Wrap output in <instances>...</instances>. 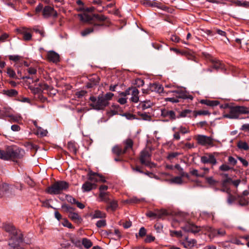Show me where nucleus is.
I'll list each match as a JSON object with an SVG mask.
<instances>
[{"instance_id":"17","label":"nucleus","mask_w":249,"mask_h":249,"mask_svg":"<svg viewBox=\"0 0 249 249\" xmlns=\"http://www.w3.org/2000/svg\"><path fill=\"white\" fill-rule=\"evenodd\" d=\"M188 98L192 100L193 99V97L191 94H181V95L179 96H176L175 97L172 98H167L166 99V101H170L172 103H178L180 101L179 100L181 99Z\"/></svg>"},{"instance_id":"24","label":"nucleus","mask_w":249,"mask_h":249,"mask_svg":"<svg viewBox=\"0 0 249 249\" xmlns=\"http://www.w3.org/2000/svg\"><path fill=\"white\" fill-rule=\"evenodd\" d=\"M68 216L71 220L77 224L80 223L82 221L81 216L77 213L73 212H71Z\"/></svg>"},{"instance_id":"27","label":"nucleus","mask_w":249,"mask_h":249,"mask_svg":"<svg viewBox=\"0 0 249 249\" xmlns=\"http://www.w3.org/2000/svg\"><path fill=\"white\" fill-rule=\"evenodd\" d=\"M12 110L10 107H4L2 109L0 110V117L2 118L4 117H8V115H11Z\"/></svg>"},{"instance_id":"28","label":"nucleus","mask_w":249,"mask_h":249,"mask_svg":"<svg viewBox=\"0 0 249 249\" xmlns=\"http://www.w3.org/2000/svg\"><path fill=\"white\" fill-rule=\"evenodd\" d=\"M125 146L124 148V152L126 153L127 150L129 149H132L133 145V142L130 139H127L124 142Z\"/></svg>"},{"instance_id":"5","label":"nucleus","mask_w":249,"mask_h":249,"mask_svg":"<svg viewBox=\"0 0 249 249\" xmlns=\"http://www.w3.org/2000/svg\"><path fill=\"white\" fill-rule=\"evenodd\" d=\"M249 110L248 108L243 106H236L230 108V112L225 117L230 119H237L240 114H248Z\"/></svg>"},{"instance_id":"4","label":"nucleus","mask_w":249,"mask_h":249,"mask_svg":"<svg viewBox=\"0 0 249 249\" xmlns=\"http://www.w3.org/2000/svg\"><path fill=\"white\" fill-rule=\"evenodd\" d=\"M23 234L19 230L16 233H13L11 234V238L9 242L10 249H24L18 246L20 243L23 242Z\"/></svg>"},{"instance_id":"57","label":"nucleus","mask_w":249,"mask_h":249,"mask_svg":"<svg viewBox=\"0 0 249 249\" xmlns=\"http://www.w3.org/2000/svg\"><path fill=\"white\" fill-rule=\"evenodd\" d=\"M71 241L76 246L79 247L81 245V241L76 238L71 237Z\"/></svg>"},{"instance_id":"46","label":"nucleus","mask_w":249,"mask_h":249,"mask_svg":"<svg viewBox=\"0 0 249 249\" xmlns=\"http://www.w3.org/2000/svg\"><path fill=\"white\" fill-rule=\"evenodd\" d=\"M36 133L41 137H44L47 135L48 131L47 130H44L42 128L39 127L37 130Z\"/></svg>"},{"instance_id":"38","label":"nucleus","mask_w":249,"mask_h":249,"mask_svg":"<svg viewBox=\"0 0 249 249\" xmlns=\"http://www.w3.org/2000/svg\"><path fill=\"white\" fill-rule=\"evenodd\" d=\"M9 60L13 61L16 63L21 62V56L18 55H10L8 56Z\"/></svg>"},{"instance_id":"3","label":"nucleus","mask_w":249,"mask_h":249,"mask_svg":"<svg viewBox=\"0 0 249 249\" xmlns=\"http://www.w3.org/2000/svg\"><path fill=\"white\" fill-rule=\"evenodd\" d=\"M69 184L65 181H58L54 183L47 190L48 193L51 195H57L67 190Z\"/></svg>"},{"instance_id":"15","label":"nucleus","mask_w":249,"mask_h":249,"mask_svg":"<svg viewBox=\"0 0 249 249\" xmlns=\"http://www.w3.org/2000/svg\"><path fill=\"white\" fill-rule=\"evenodd\" d=\"M30 29L26 28L25 27H21L17 29V32L23 35V39L24 41H29L31 40L32 35L29 32Z\"/></svg>"},{"instance_id":"30","label":"nucleus","mask_w":249,"mask_h":249,"mask_svg":"<svg viewBox=\"0 0 249 249\" xmlns=\"http://www.w3.org/2000/svg\"><path fill=\"white\" fill-rule=\"evenodd\" d=\"M68 149L74 154H76L77 152L76 144L74 142H68L67 144Z\"/></svg>"},{"instance_id":"54","label":"nucleus","mask_w":249,"mask_h":249,"mask_svg":"<svg viewBox=\"0 0 249 249\" xmlns=\"http://www.w3.org/2000/svg\"><path fill=\"white\" fill-rule=\"evenodd\" d=\"M62 224L64 227H68L70 229L73 228L72 224L67 219H64L63 221L62 222Z\"/></svg>"},{"instance_id":"33","label":"nucleus","mask_w":249,"mask_h":249,"mask_svg":"<svg viewBox=\"0 0 249 249\" xmlns=\"http://www.w3.org/2000/svg\"><path fill=\"white\" fill-rule=\"evenodd\" d=\"M4 229L5 231L10 233L11 234H12L13 233H16V232L18 231L17 230L14 226L7 224L5 225L4 226Z\"/></svg>"},{"instance_id":"64","label":"nucleus","mask_w":249,"mask_h":249,"mask_svg":"<svg viewBox=\"0 0 249 249\" xmlns=\"http://www.w3.org/2000/svg\"><path fill=\"white\" fill-rule=\"evenodd\" d=\"M237 159L240 160V161L242 163V164L244 166L247 167V166H248L249 163H248V161L247 160H246L245 159L242 158L241 157H238Z\"/></svg>"},{"instance_id":"25","label":"nucleus","mask_w":249,"mask_h":249,"mask_svg":"<svg viewBox=\"0 0 249 249\" xmlns=\"http://www.w3.org/2000/svg\"><path fill=\"white\" fill-rule=\"evenodd\" d=\"M110 194L109 192L107 193H101L99 194V201H103L106 203H109L110 202Z\"/></svg>"},{"instance_id":"21","label":"nucleus","mask_w":249,"mask_h":249,"mask_svg":"<svg viewBox=\"0 0 249 249\" xmlns=\"http://www.w3.org/2000/svg\"><path fill=\"white\" fill-rule=\"evenodd\" d=\"M161 115L163 117H168L172 120H175L176 118L175 113L173 110H168L166 109H161Z\"/></svg>"},{"instance_id":"18","label":"nucleus","mask_w":249,"mask_h":249,"mask_svg":"<svg viewBox=\"0 0 249 249\" xmlns=\"http://www.w3.org/2000/svg\"><path fill=\"white\" fill-rule=\"evenodd\" d=\"M163 87L159 84L154 83L150 85L149 91L156 93H161L163 91Z\"/></svg>"},{"instance_id":"10","label":"nucleus","mask_w":249,"mask_h":249,"mask_svg":"<svg viewBox=\"0 0 249 249\" xmlns=\"http://www.w3.org/2000/svg\"><path fill=\"white\" fill-rule=\"evenodd\" d=\"M141 3L145 6L157 7L164 11H166L168 9L166 6L162 5L160 2L156 0L151 1L150 0H143L141 1Z\"/></svg>"},{"instance_id":"55","label":"nucleus","mask_w":249,"mask_h":249,"mask_svg":"<svg viewBox=\"0 0 249 249\" xmlns=\"http://www.w3.org/2000/svg\"><path fill=\"white\" fill-rule=\"evenodd\" d=\"M225 176L227 178L222 181V186L223 187H226L228 183H231L232 181L231 178H228V175L227 174L225 175Z\"/></svg>"},{"instance_id":"59","label":"nucleus","mask_w":249,"mask_h":249,"mask_svg":"<svg viewBox=\"0 0 249 249\" xmlns=\"http://www.w3.org/2000/svg\"><path fill=\"white\" fill-rule=\"evenodd\" d=\"M206 180L207 182L210 184V185H214L216 184L217 181L215 180L212 177H207L206 178Z\"/></svg>"},{"instance_id":"22","label":"nucleus","mask_w":249,"mask_h":249,"mask_svg":"<svg viewBox=\"0 0 249 249\" xmlns=\"http://www.w3.org/2000/svg\"><path fill=\"white\" fill-rule=\"evenodd\" d=\"M96 184L94 183L90 182L89 181H86L82 186V189L84 192H89L96 188Z\"/></svg>"},{"instance_id":"13","label":"nucleus","mask_w":249,"mask_h":249,"mask_svg":"<svg viewBox=\"0 0 249 249\" xmlns=\"http://www.w3.org/2000/svg\"><path fill=\"white\" fill-rule=\"evenodd\" d=\"M42 15L46 18H49L51 16L56 18L57 16V13L53 7L50 6H46L43 9Z\"/></svg>"},{"instance_id":"58","label":"nucleus","mask_w":249,"mask_h":249,"mask_svg":"<svg viewBox=\"0 0 249 249\" xmlns=\"http://www.w3.org/2000/svg\"><path fill=\"white\" fill-rule=\"evenodd\" d=\"M179 155V153L178 152H171L168 154L167 157V159L169 160H171L174 158L177 157Z\"/></svg>"},{"instance_id":"23","label":"nucleus","mask_w":249,"mask_h":249,"mask_svg":"<svg viewBox=\"0 0 249 249\" xmlns=\"http://www.w3.org/2000/svg\"><path fill=\"white\" fill-rule=\"evenodd\" d=\"M208 230L213 236H223L226 234L225 231L223 229L216 230L211 227H209Z\"/></svg>"},{"instance_id":"40","label":"nucleus","mask_w":249,"mask_h":249,"mask_svg":"<svg viewBox=\"0 0 249 249\" xmlns=\"http://www.w3.org/2000/svg\"><path fill=\"white\" fill-rule=\"evenodd\" d=\"M210 114L208 110H198L194 111V116L196 117L197 115H207Z\"/></svg>"},{"instance_id":"44","label":"nucleus","mask_w":249,"mask_h":249,"mask_svg":"<svg viewBox=\"0 0 249 249\" xmlns=\"http://www.w3.org/2000/svg\"><path fill=\"white\" fill-rule=\"evenodd\" d=\"M196 244V241L195 239H186V244L187 247L192 248Z\"/></svg>"},{"instance_id":"48","label":"nucleus","mask_w":249,"mask_h":249,"mask_svg":"<svg viewBox=\"0 0 249 249\" xmlns=\"http://www.w3.org/2000/svg\"><path fill=\"white\" fill-rule=\"evenodd\" d=\"M33 30L36 33H38L40 35V36H41L40 39L42 37H44L45 36V33L44 30H43V29H39L37 28V27H34L33 28Z\"/></svg>"},{"instance_id":"49","label":"nucleus","mask_w":249,"mask_h":249,"mask_svg":"<svg viewBox=\"0 0 249 249\" xmlns=\"http://www.w3.org/2000/svg\"><path fill=\"white\" fill-rule=\"evenodd\" d=\"M232 168V167H231L230 166L227 164H223L219 167V170L221 171H228Z\"/></svg>"},{"instance_id":"16","label":"nucleus","mask_w":249,"mask_h":249,"mask_svg":"<svg viewBox=\"0 0 249 249\" xmlns=\"http://www.w3.org/2000/svg\"><path fill=\"white\" fill-rule=\"evenodd\" d=\"M182 229L185 231L191 232L193 233L198 232L201 230L200 227H197L193 224L188 223Z\"/></svg>"},{"instance_id":"47","label":"nucleus","mask_w":249,"mask_h":249,"mask_svg":"<svg viewBox=\"0 0 249 249\" xmlns=\"http://www.w3.org/2000/svg\"><path fill=\"white\" fill-rule=\"evenodd\" d=\"M192 111L190 109H185L179 112V115L178 118L179 117H185L188 116V114L191 113Z\"/></svg>"},{"instance_id":"37","label":"nucleus","mask_w":249,"mask_h":249,"mask_svg":"<svg viewBox=\"0 0 249 249\" xmlns=\"http://www.w3.org/2000/svg\"><path fill=\"white\" fill-rule=\"evenodd\" d=\"M82 243L85 248L87 249L90 248L92 245V243L91 241L87 238H83Z\"/></svg>"},{"instance_id":"39","label":"nucleus","mask_w":249,"mask_h":249,"mask_svg":"<svg viewBox=\"0 0 249 249\" xmlns=\"http://www.w3.org/2000/svg\"><path fill=\"white\" fill-rule=\"evenodd\" d=\"M156 218L160 219L162 218L163 215L167 214V212L165 210H160L156 211Z\"/></svg>"},{"instance_id":"14","label":"nucleus","mask_w":249,"mask_h":249,"mask_svg":"<svg viewBox=\"0 0 249 249\" xmlns=\"http://www.w3.org/2000/svg\"><path fill=\"white\" fill-rule=\"evenodd\" d=\"M89 178L88 179L93 183H95L96 182H106V180L102 176L98 174L97 173L92 172V171H90L89 174Z\"/></svg>"},{"instance_id":"51","label":"nucleus","mask_w":249,"mask_h":249,"mask_svg":"<svg viewBox=\"0 0 249 249\" xmlns=\"http://www.w3.org/2000/svg\"><path fill=\"white\" fill-rule=\"evenodd\" d=\"M152 105V103L150 101L143 102L142 103V107L143 109H145L150 107Z\"/></svg>"},{"instance_id":"19","label":"nucleus","mask_w":249,"mask_h":249,"mask_svg":"<svg viewBox=\"0 0 249 249\" xmlns=\"http://www.w3.org/2000/svg\"><path fill=\"white\" fill-rule=\"evenodd\" d=\"M47 58L51 62L57 63L59 61V55L54 51H49L47 53Z\"/></svg>"},{"instance_id":"6","label":"nucleus","mask_w":249,"mask_h":249,"mask_svg":"<svg viewBox=\"0 0 249 249\" xmlns=\"http://www.w3.org/2000/svg\"><path fill=\"white\" fill-rule=\"evenodd\" d=\"M18 149L14 150L12 148H8L6 151L0 150V159L3 160L19 158Z\"/></svg>"},{"instance_id":"36","label":"nucleus","mask_w":249,"mask_h":249,"mask_svg":"<svg viewBox=\"0 0 249 249\" xmlns=\"http://www.w3.org/2000/svg\"><path fill=\"white\" fill-rule=\"evenodd\" d=\"M112 152L118 156L125 153L124 152V149H122L119 146H114L112 148Z\"/></svg>"},{"instance_id":"60","label":"nucleus","mask_w":249,"mask_h":249,"mask_svg":"<svg viewBox=\"0 0 249 249\" xmlns=\"http://www.w3.org/2000/svg\"><path fill=\"white\" fill-rule=\"evenodd\" d=\"M228 161L231 165L234 166L237 163V160L232 157L230 156L228 158Z\"/></svg>"},{"instance_id":"12","label":"nucleus","mask_w":249,"mask_h":249,"mask_svg":"<svg viewBox=\"0 0 249 249\" xmlns=\"http://www.w3.org/2000/svg\"><path fill=\"white\" fill-rule=\"evenodd\" d=\"M201 162L204 164H211L214 165L217 164V160L213 154L206 153L200 158Z\"/></svg>"},{"instance_id":"56","label":"nucleus","mask_w":249,"mask_h":249,"mask_svg":"<svg viewBox=\"0 0 249 249\" xmlns=\"http://www.w3.org/2000/svg\"><path fill=\"white\" fill-rule=\"evenodd\" d=\"M36 96L35 97V99L36 100H39L41 102H45L46 100V98L44 97L43 94H35Z\"/></svg>"},{"instance_id":"2","label":"nucleus","mask_w":249,"mask_h":249,"mask_svg":"<svg viewBox=\"0 0 249 249\" xmlns=\"http://www.w3.org/2000/svg\"><path fill=\"white\" fill-rule=\"evenodd\" d=\"M113 94H99L97 96H90V105L96 109H102L108 104Z\"/></svg>"},{"instance_id":"31","label":"nucleus","mask_w":249,"mask_h":249,"mask_svg":"<svg viewBox=\"0 0 249 249\" xmlns=\"http://www.w3.org/2000/svg\"><path fill=\"white\" fill-rule=\"evenodd\" d=\"M94 26V27L92 28H88L85 29L84 30L82 31L81 32V35L82 36H85L87 35H89V34L93 32L94 30L96 29L97 27H99V26H94V24H93Z\"/></svg>"},{"instance_id":"34","label":"nucleus","mask_w":249,"mask_h":249,"mask_svg":"<svg viewBox=\"0 0 249 249\" xmlns=\"http://www.w3.org/2000/svg\"><path fill=\"white\" fill-rule=\"evenodd\" d=\"M238 147L240 149L248 150L249 149V146L248 143L243 141H239L237 143Z\"/></svg>"},{"instance_id":"20","label":"nucleus","mask_w":249,"mask_h":249,"mask_svg":"<svg viewBox=\"0 0 249 249\" xmlns=\"http://www.w3.org/2000/svg\"><path fill=\"white\" fill-rule=\"evenodd\" d=\"M209 59L213 64V68L216 69V70L224 69L223 64L221 63L219 60L213 58L212 56L210 57Z\"/></svg>"},{"instance_id":"43","label":"nucleus","mask_w":249,"mask_h":249,"mask_svg":"<svg viewBox=\"0 0 249 249\" xmlns=\"http://www.w3.org/2000/svg\"><path fill=\"white\" fill-rule=\"evenodd\" d=\"M182 177H181V176L174 177L171 179V181L174 183L180 184L182 183Z\"/></svg>"},{"instance_id":"9","label":"nucleus","mask_w":249,"mask_h":249,"mask_svg":"<svg viewBox=\"0 0 249 249\" xmlns=\"http://www.w3.org/2000/svg\"><path fill=\"white\" fill-rule=\"evenodd\" d=\"M197 143L204 146H213V140L210 137L202 135H198L196 138Z\"/></svg>"},{"instance_id":"8","label":"nucleus","mask_w":249,"mask_h":249,"mask_svg":"<svg viewBox=\"0 0 249 249\" xmlns=\"http://www.w3.org/2000/svg\"><path fill=\"white\" fill-rule=\"evenodd\" d=\"M15 195V187L5 183L0 182V198L9 197Z\"/></svg>"},{"instance_id":"53","label":"nucleus","mask_w":249,"mask_h":249,"mask_svg":"<svg viewBox=\"0 0 249 249\" xmlns=\"http://www.w3.org/2000/svg\"><path fill=\"white\" fill-rule=\"evenodd\" d=\"M96 226L98 228H102L106 226V221L104 219L99 220L97 222Z\"/></svg>"},{"instance_id":"11","label":"nucleus","mask_w":249,"mask_h":249,"mask_svg":"<svg viewBox=\"0 0 249 249\" xmlns=\"http://www.w3.org/2000/svg\"><path fill=\"white\" fill-rule=\"evenodd\" d=\"M140 160L142 164L150 166L152 163L151 162V155L149 152L146 150L142 151L140 154Z\"/></svg>"},{"instance_id":"45","label":"nucleus","mask_w":249,"mask_h":249,"mask_svg":"<svg viewBox=\"0 0 249 249\" xmlns=\"http://www.w3.org/2000/svg\"><path fill=\"white\" fill-rule=\"evenodd\" d=\"M7 73L9 75V76L10 77H12L13 78H16V79L18 78L17 77L16 72L11 68H8L7 69Z\"/></svg>"},{"instance_id":"52","label":"nucleus","mask_w":249,"mask_h":249,"mask_svg":"<svg viewBox=\"0 0 249 249\" xmlns=\"http://www.w3.org/2000/svg\"><path fill=\"white\" fill-rule=\"evenodd\" d=\"M172 93H186L187 91L185 88H181L176 90L171 91Z\"/></svg>"},{"instance_id":"63","label":"nucleus","mask_w":249,"mask_h":249,"mask_svg":"<svg viewBox=\"0 0 249 249\" xmlns=\"http://www.w3.org/2000/svg\"><path fill=\"white\" fill-rule=\"evenodd\" d=\"M127 201L130 203H137L141 201V200L137 198L136 197H133L129 200Z\"/></svg>"},{"instance_id":"62","label":"nucleus","mask_w":249,"mask_h":249,"mask_svg":"<svg viewBox=\"0 0 249 249\" xmlns=\"http://www.w3.org/2000/svg\"><path fill=\"white\" fill-rule=\"evenodd\" d=\"M107 189H108L107 186L105 185H101L99 187V191H100L99 193H107V192H106V191L107 190Z\"/></svg>"},{"instance_id":"26","label":"nucleus","mask_w":249,"mask_h":249,"mask_svg":"<svg viewBox=\"0 0 249 249\" xmlns=\"http://www.w3.org/2000/svg\"><path fill=\"white\" fill-rule=\"evenodd\" d=\"M200 103L210 107H215L219 104V102L217 100H211L208 99L201 100Z\"/></svg>"},{"instance_id":"42","label":"nucleus","mask_w":249,"mask_h":249,"mask_svg":"<svg viewBox=\"0 0 249 249\" xmlns=\"http://www.w3.org/2000/svg\"><path fill=\"white\" fill-rule=\"evenodd\" d=\"M8 117L14 122H18L21 120V117L19 115H14L11 114V115H8Z\"/></svg>"},{"instance_id":"41","label":"nucleus","mask_w":249,"mask_h":249,"mask_svg":"<svg viewBox=\"0 0 249 249\" xmlns=\"http://www.w3.org/2000/svg\"><path fill=\"white\" fill-rule=\"evenodd\" d=\"M175 167L176 169H177L180 175L181 176V177H188V174L183 171L182 168H181V167L180 166V165L176 164L175 166Z\"/></svg>"},{"instance_id":"7","label":"nucleus","mask_w":249,"mask_h":249,"mask_svg":"<svg viewBox=\"0 0 249 249\" xmlns=\"http://www.w3.org/2000/svg\"><path fill=\"white\" fill-rule=\"evenodd\" d=\"M144 85V81L141 78H137L135 80L133 83V86L128 88L125 93H139L141 91H142L143 93L144 92L143 91V89L141 88ZM120 93H124V92H122Z\"/></svg>"},{"instance_id":"35","label":"nucleus","mask_w":249,"mask_h":249,"mask_svg":"<svg viewBox=\"0 0 249 249\" xmlns=\"http://www.w3.org/2000/svg\"><path fill=\"white\" fill-rule=\"evenodd\" d=\"M89 80L92 83L93 85H97L99 82L100 78L96 74H93L89 76Z\"/></svg>"},{"instance_id":"61","label":"nucleus","mask_w":249,"mask_h":249,"mask_svg":"<svg viewBox=\"0 0 249 249\" xmlns=\"http://www.w3.org/2000/svg\"><path fill=\"white\" fill-rule=\"evenodd\" d=\"M155 237L151 235H147L146 238L144 240V241L146 243H150L155 240Z\"/></svg>"},{"instance_id":"50","label":"nucleus","mask_w":249,"mask_h":249,"mask_svg":"<svg viewBox=\"0 0 249 249\" xmlns=\"http://www.w3.org/2000/svg\"><path fill=\"white\" fill-rule=\"evenodd\" d=\"M229 1L232 3L236 6L242 7L243 0H229Z\"/></svg>"},{"instance_id":"1","label":"nucleus","mask_w":249,"mask_h":249,"mask_svg":"<svg viewBox=\"0 0 249 249\" xmlns=\"http://www.w3.org/2000/svg\"><path fill=\"white\" fill-rule=\"evenodd\" d=\"M94 7L87 8L83 14H79L80 20L84 22H89L94 24V26H107L104 23L107 19V18L102 15H95L91 13L94 10Z\"/></svg>"},{"instance_id":"29","label":"nucleus","mask_w":249,"mask_h":249,"mask_svg":"<svg viewBox=\"0 0 249 249\" xmlns=\"http://www.w3.org/2000/svg\"><path fill=\"white\" fill-rule=\"evenodd\" d=\"M107 203L108 204V206L107 207V210L110 209L111 210L114 211L118 206L117 201L114 199L112 200L111 198L110 199V202Z\"/></svg>"},{"instance_id":"32","label":"nucleus","mask_w":249,"mask_h":249,"mask_svg":"<svg viewBox=\"0 0 249 249\" xmlns=\"http://www.w3.org/2000/svg\"><path fill=\"white\" fill-rule=\"evenodd\" d=\"M106 216L105 213L99 210H96L91 216L92 218H102L105 217Z\"/></svg>"}]
</instances>
